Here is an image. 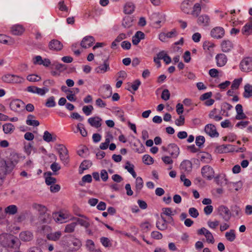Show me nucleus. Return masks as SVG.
<instances>
[{
    "instance_id": "f257e3e1",
    "label": "nucleus",
    "mask_w": 252,
    "mask_h": 252,
    "mask_svg": "<svg viewBox=\"0 0 252 252\" xmlns=\"http://www.w3.org/2000/svg\"><path fill=\"white\" fill-rule=\"evenodd\" d=\"M10 157V159L9 160L0 158V185L2 184V180L5 176L12 171L15 165L18 162L17 155H11Z\"/></svg>"
},
{
    "instance_id": "f03ea898",
    "label": "nucleus",
    "mask_w": 252,
    "mask_h": 252,
    "mask_svg": "<svg viewBox=\"0 0 252 252\" xmlns=\"http://www.w3.org/2000/svg\"><path fill=\"white\" fill-rule=\"evenodd\" d=\"M0 244L6 248L9 247L15 249H19L21 244L18 238L8 233L0 235Z\"/></svg>"
},
{
    "instance_id": "7ed1b4c3",
    "label": "nucleus",
    "mask_w": 252,
    "mask_h": 252,
    "mask_svg": "<svg viewBox=\"0 0 252 252\" xmlns=\"http://www.w3.org/2000/svg\"><path fill=\"white\" fill-rule=\"evenodd\" d=\"M33 209L38 212V221L40 223H49L52 220V217L48 212L47 208L41 204L34 203L32 205Z\"/></svg>"
},
{
    "instance_id": "20e7f679",
    "label": "nucleus",
    "mask_w": 252,
    "mask_h": 252,
    "mask_svg": "<svg viewBox=\"0 0 252 252\" xmlns=\"http://www.w3.org/2000/svg\"><path fill=\"white\" fill-rule=\"evenodd\" d=\"M57 147L56 149L59 154L61 160L63 163H68L69 156L66 148L62 144H57Z\"/></svg>"
},
{
    "instance_id": "39448f33",
    "label": "nucleus",
    "mask_w": 252,
    "mask_h": 252,
    "mask_svg": "<svg viewBox=\"0 0 252 252\" xmlns=\"http://www.w3.org/2000/svg\"><path fill=\"white\" fill-rule=\"evenodd\" d=\"M218 214L220 216L224 221H228L231 218V213L229 209L223 205L219 206L218 208Z\"/></svg>"
},
{
    "instance_id": "423d86ee",
    "label": "nucleus",
    "mask_w": 252,
    "mask_h": 252,
    "mask_svg": "<svg viewBox=\"0 0 252 252\" xmlns=\"http://www.w3.org/2000/svg\"><path fill=\"white\" fill-rule=\"evenodd\" d=\"M9 107L11 110L14 112H19L23 110L25 107V103L23 101L19 99H15L10 102Z\"/></svg>"
},
{
    "instance_id": "0eeeda50",
    "label": "nucleus",
    "mask_w": 252,
    "mask_h": 252,
    "mask_svg": "<svg viewBox=\"0 0 252 252\" xmlns=\"http://www.w3.org/2000/svg\"><path fill=\"white\" fill-rule=\"evenodd\" d=\"M241 69L245 72L252 71V57H247L244 59L240 63Z\"/></svg>"
},
{
    "instance_id": "6e6552de",
    "label": "nucleus",
    "mask_w": 252,
    "mask_h": 252,
    "mask_svg": "<svg viewBox=\"0 0 252 252\" xmlns=\"http://www.w3.org/2000/svg\"><path fill=\"white\" fill-rule=\"evenodd\" d=\"M201 174L203 177L210 180L214 177L215 172L213 169L210 166L206 165L201 169Z\"/></svg>"
},
{
    "instance_id": "1a4fd4ad",
    "label": "nucleus",
    "mask_w": 252,
    "mask_h": 252,
    "mask_svg": "<svg viewBox=\"0 0 252 252\" xmlns=\"http://www.w3.org/2000/svg\"><path fill=\"white\" fill-rule=\"evenodd\" d=\"M28 92L37 94L40 95H44L47 92L49 91V89L47 88H39L34 86H29L27 88Z\"/></svg>"
},
{
    "instance_id": "9d476101",
    "label": "nucleus",
    "mask_w": 252,
    "mask_h": 252,
    "mask_svg": "<svg viewBox=\"0 0 252 252\" xmlns=\"http://www.w3.org/2000/svg\"><path fill=\"white\" fill-rule=\"evenodd\" d=\"M95 39L92 36L89 35L84 37L80 43L81 46L83 48L91 47L94 43Z\"/></svg>"
},
{
    "instance_id": "9b49d317",
    "label": "nucleus",
    "mask_w": 252,
    "mask_h": 252,
    "mask_svg": "<svg viewBox=\"0 0 252 252\" xmlns=\"http://www.w3.org/2000/svg\"><path fill=\"white\" fill-rule=\"evenodd\" d=\"M205 132L211 137H218L219 133L217 132L216 126L212 124H208L205 126Z\"/></svg>"
},
{
    "instance_id": "f8f14e48",
    "label": "nucleus",
    "mask_w": 252,
    "mask_h": 252,
    "mask_svg": "<svg viewBox=\"0 0 252 252\" xmlns=\"http://www.w3.org/2000/svg\"><path fill=\"white\" fill-rule=\"evenodd\" d=\"M224 34V30L222 27H217L213 29L211 31V35L213 38H221Z\"/></svg>"
},
{
    "instance_id": "ddd939ff",
    "label": "nucleus",
    "mask_w": 252,
    "mask_h": 252,
    "mask_svg": "<svg viewBox=\"0 0 252 252\" xmlns=\"http://www.w3.org/2000/svg\"><path fill=\"white\" fill-rule=\"evenodd\" d=\"M49 48L51 50L59 51L62 49L63 44L57 39H52L49 43Z\"/></svg>"
},
{
    "instance_id": "4468645a",
    "label": "nucleus",
    "mask_w": 252,
    "mask_h": 252,
    "mask_svg": "<svg viewBox=\"0 0 252 252\" xmlns=\"http://www.w3.org/2000/svg\"><path fill=\"white\" fill-rule=\"evenodd\" d=\"M109 69V64L108 60L106 59L104 61L103 64L100 65L95 68V71L97 73H104Z\"/></svg>"
},
{
    "instance_id": "2eb2a0df",
    "label": "nucleus",
    "mask_w": 252,
    "mask_h": 252,
    "mask_svg": "<svg viewBox=\"0 0 252 252\" xmlns=\"http://www.w3.org/2000/svg\"><path fill=\"white\" fill-rule=\"evenodd\" d=\"M221 47L223 52H228L233 49V44L232 42L228 39L224 40L221 43Z\"/></svg>"
},
{
    "instance_id": "dca6fc26",
    "label": "nucleus",
    "mask_w": 252,
    "mask_h": 252,
    "mask_svg": "<svg viewBox=\"0 0 252 252\" xmlns=\"http://www.w3.org/2000/svg\"><path fill=\"white\" fill-rule=\"evenodd\" d=\"M19 238L23 241L29 242L33 239V234L29 231H23L20 233Z\"/></svg>"
},
{
    "instance_id": "f3484780",
    "label": "nucleus",
    "mask_w": 252,
    "mask_h": 252,
    "mask_svg": "<svg viewBox=\"0 0 252 252\" xmlns=\"http://www.w3.org/2000/svg\"><path fill=\"white\" fill-rule=\"evenodd\" d=\"M101 121L102 119L99 117L97 116L90 118L88 120V123L90 124V125L95 128H98L101 126Z\"/></svg>"
},
{
    "instance_id": "a211bd4d",
    "label": "nucleus",
    "mask_w": 252,
    "mask_h": 252,
    "mask_svg": "<svg viewBox=\"0 0 252 252\" xmlns=\"http://www.w3.org/2000/svg\"><path fill=\"white\" fill-rule=\"evenodd\" d=\"M216 59L217 65L220 67L224 66L227 61L226 55L223 54H218L216 57Z\"/></svg>"
},
{
    "instance_id": "6ab92c4d",
    "label": "nucleus",
    "mask_w": 252,
    "mask_h": 252,
    "mask_svg": "<svg viewBox=\"0 0 252 252\" xmlns=\"http://www.w3.org/2000/svg\"><path fill=\"white\" fill-rule=\"evenodd\" d=\"M168 152L172 156L177 157L179 154V148L175 144H170L168 146Z\"/></svg>"
},
{
    "instance_id": "aec40b11",
    "label": "nucleus",
    "mask_w": 252,
    "mask_h": 252,
    "mask_svg": "<svg viewBox=\"0 0 252 252\" xmlns=\"http://www.w3.org/2000/svg\"><path fill=\"white\" fill-rule=\"evenodd\" d=\"M224 180L225 181V184L227 185L229 190H232L233 189H234L235 190L238 191L242 188V183L241 182L236 183L228 182L226 179H225Z\"/></svg>"
},
{
    "instance_id": "412c9836",
    "label": "nucleus",
    "mask_w": 252,
    "mask_h": 252,
    "mask_svg": "<svg viewBox=\"0 0 252 252\" xmlns=\"http://www.w3.org/2000/svg\"><path fill=\"white\" fill-rule=\"evenodd\" d=\"M235 109L237 112V115L236 116L237 120L244 119L247 117L246 115L243 113V107L241 104H237Z\"/></svg>"
},
{
    "instance_id": "4be33fe9",
    "label": "nucleus",
    "mask_w": 252,
    "mask_h": 252,
    "mask_svg": "<svg viewBox=\"0 0 252 252\" xmlns=\"http://www.w3.org/2000/svg\"><path fill=\"white\" fill-rule=\"evenodd\" d=\"M92 165V162L91 160H84L81 163L79 169V172L80 174H82L84 170L89 169Z\"/></svg>"
},
{
    "instance_id": "5701e85b",
    "label": "nucleus",
    "mask_w": 252,
    "mask_h": 252,
    "mask_svg": "<svg viewBox=\"0 0 252 252\" xmlns=\"http://www.w3.org/2000/svg\"><path fill=\"white\" fill-rule=\"evenodd\" d=\"M217 150L218 152L222 153L233 151L234 150V148L231 145H222L218 146L217 147Z\"/></svg>"
},
{
    "instance_id": "b1692460",
    "label": "nucleus",
    "mask_w": 252,
    "mask_h": 252,
    "mask_svg": "<svg viewBox=\"0 0 252 252\" xmlns=\"http://www.w3.org/2000/svg\"><path fill=\"white\" fill-rule=\"evenodd\" d=\"M242 32L244 35H249L252 33V21L247 23L243 28Z\"/></svg>"
},
{
    "instance_id": "393cba45",
    "label": "nucleus",
    "mask_w": 252,
    "mask_h": 252,
    "mask_svg": "<svg viewBox=\"0 0 252 252\" xmlns=\"http://www.w3.org/2000/svg\"><path fill=\"white\" fill-rule=\"evenodd\" d=\"M11 31L12 34L19 35L23 33L24 29L21 25H16L11 27Z\"/></svg>"
},
{
    "instance_id": "a878e982",
    "label": "nucleus",
    "mask_w": 252,
    "mask_h": 252,
    "mask_svg": "<svg viewBox=\"0 0 252 252\" xmlns=\"http://www.w3.org/2000/svg\"><path fill=\"white\" fill-rule=\"evenodd\" d=\"M180 168L185 171H189L192 169V163L189 160H185L180 164Z\"/></svg>"
},
{
    "instance_id": "bb28decb",
    "label": "nucleus",
    "mask_w": 252,
    "mask_h": 252,
    "mask_svg": "<svg viewBox=\"0 0 252 252\" xmlns=\"http://www.w3.org/2000/svg\"><path fill=\"white\" fill-rule=\"evenodd\" d=\"M35 116L32 115H29L26 120V124L29 126H37L39 125V122L37 120H32Z\"/></svg>"
},
{
    "instance_id": "cd10ccee",
    "label": "nucleus",
    "mask_w": 252,
    "mask_h": 252,
    "mask_svg": "<svg viewBox=\"0 0 252 252\" xmlns=\"http://www.w3.org/2000/svg\"><path fill=\"white\" fill-rule=\"evenodd\" d=\"M3 131L5 134H10L15 130L14 126L11 123H7L2 126Z\"/></svg>"
},
{
    "instance_id": "c85d7f7f",
    "label": "nucleus",
    "mask_w": 252,
    "mask_h": 252,
    "mask_svg": "<svg viewBox=\"0 0 252 252\" xmlns=\"http://www.w3.org/2000/svg\"><path fill=\"white\" fill-rule=\"evenodd\" d=\"M177 35V32L175 29L172 30L171 32H168L166 34L162 33L159 34V39L163 41V39H162V37H164V39H165L166 37L167 38H172L173 37H175Z\"/></svg>"
},
{
    "instance_id": "c756f323",
    "label": "nucleus",
    "mask_w": 252,
    "mask_h": 252,
    "mask_svg": "<svg viewBox=\"0 0 252 252\" xmlns=\"http://www.w3.org/2000/svg\"><path fill=\"white\" fill-rule=\"evenodd\" d=\"M135 6L132 2H127L124 7V12L126 14H130L134 11Z\"/></svg>"
},
{
    "instance_id": "7c9ffc66",
    "label": "nucleus",
    "mask_w": 252,
    "mask_h": 252,
    "mask_svg": "<svg viewBox=\"0 0 252 252\" xmlns=\"http://www.w3.org/2000/svg\"><path fill=\"white\" fill-rule=\"evenodd\" d=\"M143 187V181L141 177H138L135 181V191L139 193Z\"/></svg>"
},
{
    "instance_id": "2f4dec72",
    "label": "nucleus",
    "mask_w": 252,
    "mask_h": 252,
    "mask_svg": "<svg viewBox=\"0 0 252 252\" xmlns=\"http://www.w3.org/2000/svg\"><path fill=\"white\" fill-rule=\"evenodd\" d=\"M62 235L60 231H57L54 233H51L47 234V238L49 240L56 241L58 240Z\"/></svg>"
},
{
    "instance_id": "473e14b6",
    "label": "nucleus",
    "mask_w": 252,
    "mask_h": 252,
    "mask_svg": "<svg viewBox=\"0 0 252 252\" xmlns=\"http://www.w3.org/2000/svg\"><path fill=\"white\" fill-rule=\"evenodd\" d=\"M4 211L6 215H15L17 213L18 208L15 205H11L5 208Z\"/></svg>"
},
{
    "instance_id": "72a5a7b5",
    "label": "nucleus",
    "mask_w": 252,
    "mask_h": 252,
    "mask_svg": "<svg viewBox=\"0 0 252 252\" xmlns=\"http://www.w3.org/2000/svg\"><path fill=\"white\" fill-rule=\"evenodd\" d=\"M245 92L243 96L245 98H250L252 96V86L247 84L244 87Z\"/></svg>"
},
{
    "instance_id": "f704fd0d",
    "label": "nucleus",
    "mask_w": 252,
    "mask_h": 252,
    "mask_svg": "<svg viewBox=\"0 0 252 252\" xmlns=\"http://www.w3.org/2000/svg\"><path fill=\"white\" fill-rule=\"evenodd\" d=\"M210 18L208 15H204L200 16L198 18L197 23L198 24H202L204 26H207L209 24Z\"/></svg>"
},
{
    "instance_id": "c9c22d12",
    "label": "nucleus",
    "mask_w": 252,
    "mask_h": 252,
    "mask_svg": "<svg viewBox=\"0 0 252 252\" xmlns=\"http://www.w3.org/2000/svg\"><path fill=\"white\" fill-rule=\"evenodd\" d=\"M43 140L47 142H50L56 140V137H53L51 133L48 131H45L44 132L43 136Z\"/></svg>"
},
{
    "instance_id": "e433bc0d",
    "label": "nucleus",
    "mask_w": 252,
    "mask_h": 252,
    "mask_svg": "<svg viewBox=\"0 0 252 252\" xmlns=\"http://www.w3.org/2000/svg\"><path fill=\"white\" fill-rule=\"evenodd\" d=\"M133 19L130 16L125 17L123 19L122 25L125 28H128L132 26Z\"/></svg>"
},
{
    "instance_id": "4c0bfd02",
    "label": "nucleus",
    "mask_w": 252,
    "mask_h": 252,
    "mask_svg": "<svg viewBox=\"0 0 252 252\" xmlns=\"http://www.w3.org/2000/svg\"><path fill=\"white\" fill-rule=\"evenodd\" d=\"M225 236L228 241L233 242L236 238L235 230L231 229L229 232H226Z\"/></svg>"
},
{
    "instance_id": "58836bf2",
    "label": "nucleus",
    "mask_w": 252,
    "mask_h": 252,
    "mask_svg": "<svg viewBox=\"0 0 252 252\" xmlns=\"http://www.w3.org/2000/svg\"><path fill=\"white\" fill-rule=\"evenodd\" d=\"M189 0H186L182 2L181 9L184 13L188 14L189 12Z\"/></svg>"
},
{
    "instance_id": "ea45409f",
    "label": "nucleus",
    "mask_w": 252,
    "mask_h": 252,
    "mask_svg": "<svg viewBox=\"0 0 252 252\" xmlns=\"http://www.w3.org/2000/svg\"><path fill=\"white\" fill-rule=\"evenodd\" d=\"M55 98L54 96L48 97L45 103V106L47 107H53L56 106Z\"/></svg>"
},
{
    "instance_id": "a19ab883",
    "label": "nucleus",
    "mask_w": 252,
    "mask_h": 252,
    "mask_svg": "<svg viewBox=\"0 0 252 252\" xmlns=\"http://www.w3.org/2000/svg\"><path fill=\"white\" fill-rule=\"evenodd\" d=\"M205 139L203 136H198L195 139L196 145L199 148H202L205 143Z\"/></svg>"
},
{
    "instance_id": "79ce46f5",
    "label": "nucleus",
    "mask_w": 252,
    "mask_h": 252,
    "mask_svg": "<svg viewBox=\"0 0 252 252\" xmlns=\"http://www.w3.org/2000/svg\"><path fill=\"white\" fill-rule=\"evenodd\" d=\"M143 162L147 165H151L154 163V159L149 155H145L143 158Z\"/></svg>"
},
{
    "instance_id": "37998d69",
    "label": "nucleus",
    "mask_w": 252,
    "mask_h": 252,
    "mask_svg": "<svg viewBox=\"0 0 252 252\" xmlns=\"http://www.w3.org/2000/svg\"><path fill=\"white\" fill-rule=\"evenodd\" d=\"M168 222H162L158 220L156 223V227L160 230H164L167 229Z\"/></svg>"
},
{
    "instance_id": "c03bdc74",
    "label": "nucleus",
    "mask_w": 252,
    "mask_h": 252,
    "mask_svg": "<svg viewBox=\"0 0 252 252\" xmlns=\"http://www.w3.org/2000/svg\"><path fill=\"white\" fill-rule=\"evenodd\" d=\"M76 225V222H72L70 224L66 225L64 229V232L66 233H71L73 232Z\"/></svg>"
},
{
    "instance_id": "a18cd8bd",
    "label": "nucleus",
    "mask_w": 252,
    "mask_h": 252,
    "mask_svg": "<svg viewBox=\"0 0 252 252\" xmlns=\"http://www.w3.org/2000/svg\"><path fill=\"white\" fill-rule=\"evenodd\" d=\"M205 236L208 243L213 244L215 242L214 237L209 230H206Z\"/></svg>"
},
{
    "instance_id": "49530a36",
    "label": "nucleus",
    "mask_w": 252,
    "mask_h": 252,
    "mask_svg": "<svg viewBox=\"0 0 252 252\" xmlns=\"http://www.w3.org/2000/svg\"><path fill=\"white\" fill-rule=\"evenodd\" d=\"M201 9L200 4L198 3H195L193 6V10L192 11V14L197 17L201 11Z\"/></svg>"
},
{
    "instance_id": "de8ad7c7",
    "label": "nucleus",
    "mask_w": 252,
    "mask_h": 252,
    "mask_svg": "<svg viewBox=\"0 0 252 252\" xmlns=\"http://www.w3.org/2000/svg\"><path fill=\"white\" fill-rule=\"evenodd\" d=\"M94 110V107L92 105L84 106L83 107L82 111L87 115L89 116Z\"/></svg>"
},
{
    "instance_id": "09e8293b",
    "label": "nucleus",
    "mask_w": 252,
    "mask_h": 252,
    "mask_svg": "<svg viewBox=\"0 0 252 252\" xmlns=\"http://www.w3.org/2000/svg\"><path fill=\"white\" fill-rule=\"evenodd\" d=\"M27 79L31 82H37L41 80V77L37 75L31 74L28 75Z\"/></svg>"
},
{
    "instance_id": "8fccbe9b",
    "label": "nucleus",
    "mask_w": 252,
    "mask_h": 252,
    "mask_svg": "<svg viewBox=\"0 0 252 252\" xmlns=\"http://www.w3.org/2000/svg\"><path fill=\"white\" fill-rule=\"evenodd\" d=\"M100 242L102 245L105 247H109L112 246V243H111L109 239L107 237H101L100 238Z\"/></svg>"
},
{
    "instance_id": "3c124183",
    "label": "nucleus",
    "mask_w": 252,
    "mask_h": 252,
    "mask_svg": "<svg viewBox=\"0 0 252 252\" xmlns=\"http://www.w3.org/2000/svg\"><path fill=\"white\" fill-rule=\"evenodd\" d=\"M77 129L79 130L80 134L83 137H86L87 135V132L84 127V125L79 123L77 125Z\"/></svg>"
},
{
    "instance_id": "603ef678",
    "label": "nucleus",
    "mask_w": 252,
    "mask_h": 252,
    "mask_svg": "<svg viewBox=\"0 0 252 252\" xmlns=\"http://www.w3.org/2000/svg\"><path fill=\"white\" fill-rule=\"evenodd\" d=\"M242 81V79L241 78L237 79H235L233 81V82L231 85V86L232 90L238 89L239 88V87Z\"/></svg>"
},
{
    "instance_id": "864d4df0",
    "label": "nucleus",
    "mask_w": 252,
    "mask_h": 252,
    "mask_svg": "<svg viewBox=\"0 0 252 252\" xmlns=\"http://www.w3.org/2000/svg\"><path fill=\"white\" fill-rule=\"evenodd\" d=\"M72 245L75 247L71 250L72 251H76L79 250V249L81 246V241L77 239H74L72 241Z\"/></svg>"
},
{
    "instance_id": "5fc2aeb1",
    "label": "nucleus",
    "mask_w": 252,
    "mask_h": 252,
    "mask_svg": "<svg viewBox=\"0 0 252 252\" xmlns=\"http://www.w3.org/2000/svg\"><path fill=\"white\" fill-rule=\"evenodd\" d=\"M50 168L53 171L54 174L56 175L57 174L56 172L60 170L61 168V167L58 163L54 162L50 165Z\"/></svg>"
},
{
    "instance_id": "6e6d98bb",
    "label": "nucleus",
    "mask_w": 252,
    "mask_h": 252,
    "mask_svg": "<svg viewBox=\"0 0 252 252\" xmlns=\"http://www.w3.org/2000/svg\"><path fill=\"white\" fill-rule=\"evenodd\" d=\"M189 213L191 217L194 218H196L199 215L197 210L193 207L189 209Z\"/></svg>"
},
{
    "instance_id": "4d7b16f0",
    "label": "nucleus",
    "mask_w": 252,
    "mask_h": 252,
    "mask_svg": "<svg viewBox=\"0 0 252 252\" xmlns=\"http://www.w3.org/2000/svg\"><path fill=\"white\" fill-rule=\"evenodd\" d=\"M170 94L167 89H164L161 94V97L164 100H168L170 98Z\"/></svg>"
},
{
    "instance_id": "13d9d810",
    "label": "nucleus",
    "mask_w": 252,
    "mask_h": 252,
    "mask_svg": "<svg viewBox=\"0 0 252 252\" xmlns=\"http://www.w3.org/2000/svg\"><path fill=\"white\" fill-rule=\"evenodd\" d=\"M58 8L62 11L68 12V8L64 4V0H61L58 3Z\"/></svg>"
},
{
    "instance_id": "bf43d9fd",
    "label": "nucleus",
    "mask_w": 252,
    "mask_h": 252,
    "mask_svg": "<svg viewBox=\"0 0 252 252\" xmlns=\"http://www.w3.org/2000/svg\"><path fill=\"white\" fill-rule=\"evenodd\" d=\"M55 67V68L60 72L64 71L66 69V66L64 64L59 63H55L52 64Z\"/></svg>"
},
{
    "instance_id": "052dcab7",
    "label": "nucleus",
    "mask_w": 252,
    "mask_h": 252,
    "mask_svg": "<svg viewBox=\"0 0 252 252\" xmlns=\"http://www.w3.org/2000/svg\"><path fill=\"white\" fill-rule=\"evenodd\" d=\"M215 46L213 43L208 41H205L203 44V48L204 50H210L211 48H213Z\"/></svg>"
},
{
    "instance_id": "680f3d73",
    "label": "nucleus",
    "mask_w": 252,
    "mask_h": 252,
    "mask_svg": "<svg viewBox=\"0 0 252 252\" xmlns=\"http://www.w3.org/2000/svg\"><path fill=\"white\" fill-rule=\"evenodd\" d=\"M25 79L19 76L13 75L12 83H22Z\"/></svg>"
},
{
    "instance_id": "e2e57ef3",
    "label": "nucleus",
    "mask_w": 252,
    "mask_h": 252,
    "mask_svg": "<svg viewBox=\"0 0 252 252\" xmlns=\"http://www.w3.org/2000/svg\"><path fill=\"white\" fill-rule=\"evenodd\" d=\"M175 124L177 126H183L185 124V117L183 115H180L179 118L176 120Z\"/></svg>"
},
{
    "instance_id": "0e129e2a",
    "label": "nucleus",
    "mask_w": 252,
    "mask_h": 252,
    "mask_svg": "<svg viewBox=\"0 0 252 252\" xmlns=\"http://www.w3.org/2000/svg\"><path fill=\"white\" fill-rule=\"evenodd\" d=\"M13 77V74H6L2 77V79L4 82L12 83Z\"/></svg>"
},
{
    "instance_id": "69168bd1",
    "label": "nucleus",
    "mask_w": 252,
    "mask_h": 252,
    "mask_svg": "<svg viewBox=\"0 0 252 252\" xmlns=\"http://www.w3.org/2000/svg\"><path fill=\"white\" fill-rule=\"evenodd\" d=\"M86 246L89 251H92L94 250V242L91 240H88L86 241Z\"/></svg>"
},
{
    "instance_id": "338daca9",
    "label": "nucleus",
    "mask_w": 252,
    "mask_h": 252,
    "mask_svg": "<svg viewBox=\"0 0 252 252\" xmlns=\"http://www.w3.org/2000/svg\"><path fill=\"white\" fill-rule=\"evenodd\" d=\"M151 236L153 238L158 240L161 239L162 238V234L158 231H154L152 232Z\"/></svg>"
},
{
    "instance_id": "774afa93",
    "label": "nucleus",
    "mask_w": 252,
    "mask_h": 252,
    "mask_svg": "<svg viewBox=\"0 0 252 252\" xmlns=\"http://www.w3.org/2000/svg\"><path fill=\"white\" fill-rule=\"evenodd\" d=\"M56 179L52 177H47L45 179V183L47 185H51L56 183Z\"/></svg>"
}]
</instances>
